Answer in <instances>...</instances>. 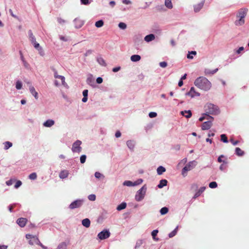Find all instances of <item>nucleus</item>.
Listing matches in <instances>:
<instances>
[{
    "instance_id": "obj_1",
    "label": "nucleus",
    "mask_w": 249,
    "mask_h": 249,
    "mask_svg": "<svg viewBox=\"0 0 249 249\" xmlns=\"http://www.w3.org/2000/svg\"><path fill=\"white\" fill-rule=\"evenodd\" d=\"M195 85L201 90L208 91L212 87V84L206 78L199 77L196 79L194 82Z\"/></svg>"
},
{
    "instance_id": "obj_2",
    "label": "nucleus",
    "mask_w": 249,
    "mask_h": 249,
    "mask_svg": "<svg viewBox=\"0 0 249 249\" xmlns=\"http://www.w3.org/2000/svg\"><path fill=\"white\" fill-rule=\"evenodd\" d=\"M248 10L246 8H241L239 10L237 14L238 20L235 21V24L236 26H242L245 23V18L247 15Z\"/></svg>"
},
{
    "instance_id": "obj_3",
    "label": "nucleus",
    "mask_w": 249,
    "mask_h": 249,
    "mask_svg": "<svg viewBox=\"0 0 249 249\" xmlns=\"http://www.w3.org/2000/svg\"><path fill=\"white\" fill-rule=\"evenodd\" d=\"M205 109L207 114L217 115L219 113L218 107L212 104H207L206 105Z\"/></svg>"
},
{
    "instance_id": "obj_4",
    "label": "nucleus",
    "mask_w": 249,
    "mask_h": 249,
    "mask_svg": "<svg viewBox=\"0 0 249 249\" xmlns=\"http://www.w3.org/2000/svg\"><path fill=\"white\" fill-rule=\"evenodd\" d=\"M146 186L143 185L136 192L135 196V199L137 201H141L144 198L146 194Z\"/></svg>"
},
{
    "instance_id": "obj_5",
    "label": "nucleus",
    "mask_w": 249,
    "mask_h": 249,
    "mask_svg": "<svg viewBox=\"0 0 249 249\" xmlns=\"http://www.w3.org/2000/svg\"><path fill=\"white\" fill-rule=\"evenodd\" d=\"M196 164L197 162L196 160H192L189 162L182 169L181 173L182 176L184 177L186 176L187 172L194 168L196 166Z\"/></svg>"
},
{
    "instance_id": "obj_6",
    "label": "nucleus",
    "mask_w": 249,
    "mask_h": 249,
    "mask_svg": "<svg viewBox=\"0 0 249 249\" xmlns=\"http://www.w3.org/2000/svg\"><path fill=\"white\" fill-rule=\"evenodd\" d=\"M29 243L31 245H34L35 244L40 246L43 249H48L47 247L44 246L39 241L37 236H35L31 240H29Z\"/></svg>"
},
{
    "instance_id": "obj_7",
    "label": "nucleus",
    "mask_w": 249,
    "mask_h": 249,
    "mask_svg": "<svg viewBox=\"0 0 249 249\" xmlns=\"http://www.w3.org/2000/svg\"><path fill=\"white\" fill-rule=\"evenodd\" d=\"M143 182V180L141 178L138 179L135 182H132L130 180H125L123 182V185L126 186H135L141 184Z\"/></svg>"
},
{
    "instance_id": "obj_8",
    "label": "nucleus",
    "mask_w": 249,
    "mask_h": 249,
    "mask_svg": "<svg viewBox=\"0 0 249 249\" xmlns=\"http://www.w3.org/2000/svg\"><path fill=\"white\" fill-rule=\"evenodd\" d=\"M110 235L109 230H104L98 234V237L100 240H104L108 238Z\"/></svg>"
},
{
    "instance_id": "obj_9",
    "label": "nucleus",
    "mask_w": 249,
    "mask_h": 249,
    "mask_svg": "<svg viewBox=\"0 0 249 249\" xmlns=\"http://www.w3.org/2000/svg\"><path fill=\"white\" fill-rule=\"evenodd\" d=\"M82 143L81 141L80 140H77L72 144L71 150L73 152H78L80 153L81 151V147L80 146Z\"/></svg>"
},
{
    "instance_id": "obj_10",
    "label": "nucleus",
    "mask_w": 249,
    "mask_h": 249,
    "mask_svg": "<svg viewBox=\"0 0 249 249\" xmlns=\"http://www.w3.org/2000/svg\"><path fill=\"white\" fill-rule=\"evenodd\" d=\"M83 202V199H77L70 204L69 208L71 209L79 208L82 205Z\"/></svg>"
},
{
    "instance_id": "obj_11",
    "label": "nucleus",
    "mask_w": 249,
    "mask_h": 249,
    "mask_svg": "<svg viewBox=\"0 0 249 249\" xmlns=\"http://www.w3.org/2000/svg\"><path fill=\"white\" fill-rule=\"evenodd\" d=\"M186 96H189L191 98H193L196 96H199L200 93L196 91L194 87H191L189 91L186 93Z\"/></svg>"
},
{
    "instance_id": "obj_12",
    "label": "nucleus",
    "mask_w": 249,
    "mask_h": 249,
    "mask_svg": "<svg viewBox=\"0 0 249 249\" xmlns=\"http://www.w3.org/2000/svg\"><path fill=\"white\" fill-rule=\"evenodd\" d=\"M86 82L88 85H89L92 88L96 87V85L94 83V79L93 75L91 74H88Z\"/></svg>"
},
{
    "instance_id": "obj_13",
    "label": "nucleus",
    "mask_w": 249,
    "mask_h": 249,
    "mask_svg": "<svg viewBox=\"0 0 249 249\" xmlns=\"http://www.w3.org/2000/svg\"><path fill=\"white\" fill-rule=\"evenodd\" d=\"M213 121L210 119V120L204 122L201 125V129L203 130L209 129L212 126Z\"/></svg>"
},
{
    "instance_id": "obj_14",
    "label": "nucleus",
    "mask_w": 249,
    "mask_h": 249,
    "mask_svg": "<svg viewBox=\"0 0 249 249\" xmlns=\"http://www.w3.org/2000/svg\"><path fill=\"white\" fill-rule=\"evenodd\" d=\"M54 77L55 78H58L61 79L62 85L66 88H68V86L65 82V78L64 76L58 75L57 74V72L55 71L54 73Z\"/></svg>"
},
{
    "instance_id": "obj_15",
    "label": "nucleus",
    "mask_w": 249,
    "mask_h": 249,
    "mask_svg": "<svg viewBox=\"0 0 249 249\" xmlns=\"http://www.w3.org/2000/svg\"><path fill=\"white\" fill-rule=\"evenodd\" d=\"M27 222V219L25 218H19L18 219L17 221V224L20 227H24Z\"/></svg>"
},
{
    "instance_id": "obj_16",
    "label": "nucleus",
    "mask_w": 249,
    "mask_h": 249,
    "mask_svg": "<svg viewBox=\"0 0 249 249\" xmlns=\"http://www.w3.org/2000/svg\"><path fill=\"white\" fill-rule=\"evenodd\" d=\"M34 47L37 49L38 51V53L39 54L43 56L45 55L44 52L41 47L40 46V45L39 43H38L37 42L33 44Z\"/></svg>"
},
{
    "instance_id": "obj_17",
    "label": "nucleus",
    "mask_w": 249,
    "mask_h": 249,
    "mask_svg": "<svg viewBox=\"0 0 249 249\" xmlns=\"http://www.w3.org/2000/svg\"><path fill=\"white\" fill-rule=\"evenodd\" d=\"M29 90L31 93L32 94L33 96L35 97L36 99H38V93L36 90L35 88L32 85L29 86Z\"/></svg>"
},
{
    "instance_id": "obj_18",
    "label": "nucleus",
    "mask_w": 249,
    "mask_h": 249,
    "mask_svg": "<svg viewBox=\"0 0 249 249\" xmlns=\"http://www.w3.org/2000/svg\"><path fill=\"white\" fill-rule=\"evenodd\" d=\"M74 23L75 28H80L83 25L84 22L80 19L75 18L74 20Z\"/></svg>"
},
{
    "instance_id": "obj_19",
    "label": "nucleus",
    "mask_w": 249,
    "mask_h": 249,
    "mask_svg": "<svg viewBox=\"0 0 249 249\" xmlns=\"http://www.w3.org/2000/svg\"><path fill=\"white\" fill-rule=\"evenodd\" d=\"M54 124V121L52 119H48L44 122L43 124L44 126L46 127H50L53 125Z\"/></svg>"
},
{
    "instance_id": "obj_20",
    "label": "nucleus",
    "mask_w": 249,
    "mask_h": 249,
    "mask_svg": "<svg viewBox=\"0 0 249 249\" xmlns=\"http://www.w3.org/2000/svg\"><path fill=\"white\" fill-rule=\"evenodd\" d=\"M204 1H202L200 2H199V3L195 5L194 7L195 12H199L200 10V9L203 7V6L204 5Z\"/></svg>"
},
{
    "instance_id": "obj_21",
    "label": "nucleus",
    "mask_w": 249,
    "mask_h": 249,
    "mask_svg": "<svg viewBox=\"0 0 249 249\" xmlns=\"http://www.w3.org/2000/svg\"><path fill=\"white\" fill-rule=\"evenodd\" d=\"M69 174V172L68 170H64L60 172L59 177L61 179H65L68 177Z\"/></svg>"
},
{
    "instance_id": "obj_22",
    "label": "nucleus",
    "mask_w": 249,
    "mask_h": 249,
    "mask_svg": "<svg viewBox=\"0 0 249 249\" xmlns=\"http://www.w3.org/2000/svg\"><path fill=\"white\" fill-rule=\"evenodd\" d=\"M206 187L203 186L200 188V189L195 193L193 196L194 199H196L197 197L199 196L201 194L205 191Z\"/></svg>"
},
{
    "instance_id": "obj_23",
    "label": "nucleus",
    "mask_w": 249,
    "mask_h": 249,
    "mask_svg": "<svg viewBox=\"0 0 249 249\" xmlns=\"http://www.w3.org/2000/svg\"><path fill=\"white\" fill-rule=\"evenodd\" d=\"M218 71V69H215L213 70H211L209 69H206L204 70V73L206 75H213Z\"/></svg>"
},
{
    "instance_id": "obj_24",
    "label": "nucleus",
    "mask_w": 249,
    "mask_h": 249,
    "mask_svg": "<svg viewBox=\"0 0 249 249\" xmlns=\"http://www.w3.org/2000/svg\"><path fill=\"white\" fill-rule=\"evenodd\" d=\"M126 144L130 150H133L135 147V142L134 141L129 140L126 142Z\"/></svg>"
},
{
    "instance_id": "obj_25",
    "label": "nucleus",
    "mask_w": 249,
    "mask_h": 249,
    "mask_svg": "<svg viewBox=\"0 0 249 249\" xmlns=\"http://www.w3.org/2000/svg\"><path fill=\"white\" fill-rule=\"evenodd\" d=\"M155 38V35L153 34H149L148 35L144 37V40L147 42H149Z\"/></svg>"
},
{
    "instance_id": "obj_26",
    "label": "nucleus",
    "mask_w": 249,
    "mask_h": 249,
    "mask_svg": "<svg viewBox=\"0 0 249 249\" xmlns=\"http://www.w3.org/2000/svg\"><path fill=\"white\" fill-rule=\"evenodd\" d=\"M96 60L97 62L99 63V64H100V65L104 67L106 66V63L103 57L101 56H98L96 58Z\"/></svg>"
},
{
    "instance_id": "obj_27",
    "label": "nucleus",
    "mask_w": 249,
    "mask_h": 249,
    "mask_svg": "<svg viewBox=\"0 0 249 249\" xmlns=\"http://www.w3.org/2000/svg\"><path fill=\"white\" fill-rule=\"evenodd\" d=\"M205 119H206V120L211 119V120H213V118L212 117V116L209 115L207 113H205V114H203L202 117L199 118V120L200 121H203Z\"/></svg>"
},
{
    "instance_id": "obj_28",
    "label": "nucleus",
    "mask_w": 249,
    "mask_h": 249,
    "mask_svg": "<svg viewBox=\"0 0 249 249\" xmlns=\"http://www.w3.org/2000/svg\"><path fill=\"white\" fill-rule=\"evenodd\" d=\"M82 224L83 226L89 228L90 225V221L89 218H85L82 221Z\"/></svg>"
},
{
    "instance_id": "obj_29",
    "label": "nucleus",
    "mask_w": 249,
    "mask_h": 249,
    "mask_svg": "<svg viewBox=\"0 0 249 249\" xmlns=\"http://www.w3.org/2000/svg\"><path fill=\"white\" fill-rule=\"evenodd\" d=\"M141 56L138 54L132 55L130 57V60L132 62H138L140 60Z\"/></svg>"
},
{
    "instance_id": "obj_30",
    "label": "nucleus",
    "mask_w": 249,
    "mask_h": 249,
    "mask_svg": "<svg viewBox=\"0 0 249 249\" xmlns=\"http://www.w3.org/2000/svg\"><path fill=\"white\" fill-rule=\"evenodd\" d=\"M181 114L187 118H189L192 116V113L190 110H185L181 112Z\"/></svg>"
},
{
    "instance_id": "obj_31",
    "label": "nucleus",
    "mask_w": 249,
    "mask_h": 249,
    "mask_svg": "<svg viewBox=\"0 0 249 249\" xmlns=\"http://www.w3.org/2000/svg\"><path fill=\"white\" fill-rule=\"evenodd\" d=\"M167 181L166 179H161L160 180L159 184L158 185V188H162L167 185Z\"/></svg>"
},
{
    "instance_id": "obj_32",
    "label": "nucleus",
    "mask_w": 249,
    "mask_h": 249,
    "mask_svg": "<svg viewBox=\"0 0 249 249\" xmlns=\"http://www.w3.org/2000/svg\"><path fill=\"white\" fill-rule=\"evenodd\" d=\"M165 168L164 167L160 166L158 167L157 169V174L159 175H160L162 174L163 173H164L165 171Z\"/></svg>"
},
{
    "instance_id": "obj_33",
    "label": "nucleus",
    "mask_w": 249,
    "mask_h": 249,
    "mask_svg": "<svg viewBox=\"0 0 249 249\" xmlns=\"http://www.w3.org/2000/svg\"><path fill=\"white\" fill-rule=\"evenodd\" d=\"M159 231L158 230H153L152 232H151V235L153 237V239L156 241H158L159 240V239L158 238H156V235H157Z\"/></svg>"
},
{
    "instance_id": "obj_34",
    "label": "nucleus",
    "mask_w": 249,
    "mask_h": 249,
    "mask_svg": "<svg viewBox=\"0 0 249 249\" xmlns=\"http://www.w3.org/2000/svg\"><path fill=\"white\" fill-rule=\"evenodd\" d=\"M126 207V203L125 202H122L117 207V210L119 211L124 209Z\"/></svg>"
},
{
    "instance_id": "obj_35",
    "label": "nucleus",
    "mask_w": 249,
    "mask_h": 249,
    "mask_svg": "<svg viewBox=\"0 0 249 249\" xmlns=\"http://www.w3.org/2000/svg\"><path fill=\"white\" fill-rule=\"evenodd\" d=\"M164 4L165 6L169 9L173 8L171 0H165Z\"/></svg>"
},
{
    "instance_id": "obj_36",
    "label": "nucleus",
    "mask_w": 249,
    "mask_h": 249,
    "mask_svg": "<svg viewBox=\"0 0 249 249\" xmlns=\"http://www.w3.org/2000/svg\"><path fill=\"white\" fill-rule=\"evenodd\" d=\"M235 154L238 156H242L244 155V152L242 151L240 148L236 147L235 148Z\"/></svg>"
},
{
    "instance_id": "obj_37",
    "label": "nucleus",
    "mask_w": 249,
    "mask_h": 249,
    "mask_svg": "<svg viewBox=\"0 0 249 249\" xmlns=\"http://www.w3.org/2000/svg\"><path fill=\"white\" fill-rule=\"evenodd\" d=\"M3 144L4 145V149L5 150L8 149L9 148L12 147L13 145L12 143L10 142H8V141L4 142L3 143Z\"/></svg>"
},
{
    "instance_id": "obj_38",
    "label": "nucleus",
    "mask_w": 249,
    "mask_h": 249,
    "mask_svg": "<svg viewBox=\"0 0 249 249\" xmlns=\"http://www.w3.org/2000/svg\"><path fill=\"white\" fill-rule=\"evenodd\" d=\"M22 88V82L19 81L18 80L16 81V88L18 90L21 89Z\"/></svg>"
},
{
    "instance_id": "obj_39",
    "label": "nucleus",
    "mask_w": 249,
    "mask_h": 249,
    "mask_svg": "<svg viewBox=\"0 0 249 249\" xmlns=\"http://www.w3.org/2000/svg\"><path fill=\"white\" fill-rule=\"evenodd\" d=\"M104 25V21L103 20H99L95 22V25L97 28L102 27Z\"/></svg>"
},
{
    "instance_id": "obj_40",
    "label": "nucleus",
    "mask_w": 249,
    "mask_h": 249,
    "mask_svg": "<svg viewBox=\"0 0 249 249\" xmlns=\"http://www.w3.org/2000/svg\"><path fill=\"white\" fill-rule=\"evenodd\" d=\"M94 176H95V177L98 179H99V178L103 179L105 178L104 175L98 172H96L94 174Z\"/></svg>"
},
{
    "instance_id": "obj_41",
    "label": "nucleus",
    "mask_w": 249,
    "mask_h": 249,
    "mask_svg": "<svg viewBox=\"0 0 249 249\" xmlns=\"http://www.w3.org/2000/svg\"><path fill=\"white\" fill-rule=\"evenodd\" d=\"M196 54V51H191V52H189V53L188 54H187V58L188 59H193V55H195Z\"/></svg>"
},
{
    "instance_id": "obj_42",
    "label": "nucleus",
    "mask_w": 249,
    "mask_h": 249,
    "mask_svg": "<svg viewBox=\"0 0 249 249\" xmlns=\"http://www.w3.org/2000/svg\"><path fill=\"white\" fill-rule=\"evenodd\" d=\"M178 227H177L172 232H171L168 236L170 238L174 237L177 233Z\"/></svg>"
},
{
    "instance_id": "obj_43",
    "label": "nucleus",
    "mask_w": 249,
    "mask_h": 249,
    "mask_svg": "<svg viewBox=\"0 0 249 249\" xmlns=\"http://www.w3.org/2000/svg\"><path fill=\"white\" fill-rule=\"evenodd\" d=\"M168 208L167 207H163L160 210V213L161 215L166 214L168 212Z\"/></svg>"
},
{
    "instance_id": "obj_44",
    "label": "nucleus",
    "mask_w": 249,
    "mask_h": 249,
    "mask_svg": "<svg viewBox=\"0 0 249 249\" xmlns=\"http://www.w3.org/2000/svg\"><path fill=\"white\" fill-rule=\"evenodd\" d=\"M66 244L64 242H62L58 245L56 249H66Z\"/></svg>"
},
{
    "instance_id": "obj_45",
    "label": "nucleus",
    "mask_w": 249,
    "mask_h": 249,
    "mask_svg": "<svg viewBox=\"0 0 249 249\" xmlns=\"http://www.w3.org/2000/svg\"><path fill=\"white\" fill-rule=\"evenodd\" d=\"M119 27L122 30H124L126 28V24L124 22H120L118 24Z\"/></svg>"
},
{
    "instance_id": "obj_46",
    "label": "nucleus",
    "mask_w": 249,
    "mask_h": 249,
    "mask_svg": "<svg viewBox=\"0 0 249 249\" xmlns=\"http://www.w3.org/2000/svg\"><path fill=\"white\" fill-rule=\"evenodd\" d=\"M221 140L224 143H227L228 142L227 138L225 134H222L220 136Z\"/></svg>"
},
{
    "instance_id": "obj_47",
    "label": "nucleus",
    "mask_w": 249,
    "mask_h": 249,
    "mask_svg": "<svg viewBox=\"0 0 249 249\" xmlns=\"http://www.w3.org/2000/svg\"><path fill=\"white\" fill-rule=\"evenodd\" d=\"M37 175L36 173H32L29 176V178L32 180H35L36 178Z\"/></svg>"
},
{
    "instance_id": "obj_48",
    "label": "nucleus",
    "mask_w": 249,
    "mask_h": 249,
    "mask_svg": "<svg viewBox=\"0 0 249 249\" xmlns=\"http://www.w3.org/2000/svg\"><path fill=\"white\" fill-rule=\"evenodd\" d=\"M209 187L211 188H215L217 186V183L215 181L211 182L209 183Z\"/></svg>"
},
{
    "instance_id": "obj_49",
    "label": "nucleus",
    "mask_w": 249,
    "mask_h": 249,
    "mask_svg": "<svg viewBox=\"0 0 249 249\" xmlns=\"http://www.w3.org/2000/svg\"><path fill=\"white\" fill-rule=\"evenodd\" d=\"M87 157L85 155H82L80 158V162L81 163H84L86 161Z\"/></svg>"
},
{
    "instance_id": "obj_50",
    "label": "nucleus",
    "mask_w": 249,
    "mask_h": 249,
    "mask_svg": "<svg viewBox=\"0 0 249 249\" xmlns=\"http://www.w3.org/2000/svg\"><path fill=\"white\" fill-rule=\"evenodd\" d=\"M88 199L90 201H94L96 199V196L94 194L90 195L88 196Z\"/></svg>"
},
{
    "instance_id": "obj_51",
    "label": "nucleus",
    "mask_w": 249,
    "mask_h": 249,
    "mask_svg": "<svg viewBox=\"0 0 249 249\" xmlns=\"http://www.w3.org/2000/svg\"><path fill=\"white\" fill-rule=\"evenodd\" d=\"M157 116V114L156 112H150L149 113V116L150 118H155Z\"/></svg>"
},
{
    "instance_id": "obj_52",
    "label": "nucleus",
    "mask_w": 249,
    "mask_h": 249,
    "mask_svg": "<svg viewBox=\"0 0 249 249\" xmlns=\"http://www.w3.org/2000/svg\"><path fill=\"white\" fill-rule=\"evenodd\" d=\"M15 181H16V179H10V180L6 182V184L7 186H10L13 184V182Z\"/></svg>"
},
{
    "instance_id": "obj_53",
    "label": "nucleus",
    "mask_w": 249,
    "mask_h": 249,
    "mask_svg": "<svg viewBox=\"0 0 249 249\" xmlns=\"http://www.w3.org/2000/svg\"><path fill=\"white\" fill-rule=\"evenodd\" d=\"M160 66L161 67V68H165L167 67V63L165 61H163V62H161L159 64Z\"/></svg>"
},
{
    "instance_id": "obj_54",
    "label": "nucleus",
    "mask_w": 249,
    "mask_h": 249,
    "mask_svg": "<svg viewBox=\"0 0 249 249\" xmlns=\"http://www.w3.org/2000/svg\"><path fill=\"white\" fill-rule=\"evenodd\" d=\"M22 184V182L20 180H18L16 182V184L15 185V188L17 189Z\"/></svg>"
},
{
    "instance_id": "obj_55",
    "label": "nucleus",
    "mask_w": 249,
    "mask_h": 249,
    "mask_svg": "<svg viewBox=\"0 0 249 249\" xmlns=\"http://www.w3.org/2000/svg\"><path fill=\"white\" fill-rule=\"evenodd\" d=\"M244 49L243 47H240L238 50H237L235 53L237 54H240L242 51H243Z\"/></svg>"
},
{
    "instance_id": "obj_56",
    "label": "nucleus",
    "mask_w": 249,
    "mask_h": 249,
    "mask_svg": "<svg viewBox=\"0 0 249 249\" xmlns=\"http://www.w3.org/2000/svg\"><path fill=\"white\" fill-rule=\"evenodd\" d=\"M57 21L60 24H64L65 23V20L61 18H57Z\"/></svg>"
},
{
    "instance_id": "obj_57",
    "label": "nucleus",
    "mask_w": 249,
    "mask_h": 249,
    "mask_svg": "<svg viewBox=\"0 0 249 249\" xmlns=\"http://www.w3.org/2000/svg\"><path fill=\"white\" fill-rule=\"evenodd\" d=\"M82 4L84 5L89 4L90 2L89 0H80Z\"/></svg>"
},
{
    "instance_id": "obj_58",
    "label": "nucleus",
    "mask_w": 249,
    "mask_h": 249,
    "mask_svg": "<svg viewBox=\"0 0 249 249\" xmlns=\"http://www.w3.org/2000/svg\"><path fill=\"white\" fill-rule=\"evenodd\" d=\"M35 236L34 235H33L32 234H27L26 235V238L27 239H29V240H31L33 237H34Z\"/></svg>"
},
{
    "instance_id": "obj_59",
    "label": "nucleus",
    "mask_w": 249,
    "mask_h": 249,
    "mask_svg": "<svg viewBox=\"0 0 249 249\" xmlns=\"http://www.w3.org/2000/svg\"><path fill=\"white\" fill-rule=\"evenodd\" d=\"M224 157V156L223 155H221L218 158V159H217V160L219 162H223L224 163L226 164V162H225L224 161L222 160V158Z\"/></svg>"
},
{
    "instance_id": "obj_60",
    "label": "nucleus",
    "mask_w": 249,
    "mask_h": 249,
    "mask_svg": "<svg viewBox=\"0 0 249 249\" xmlns=\"http://www.w3.org/2000/svg\"><path fill=\"white\" fill-rule=\"evenodd\" d=\"M96 82L98 84H101L103 82V79L101 77H99L96 79Z\"/></svg>"
},
{
    "instance_id": "obj_61",
    "label": "nucleus",
    "mask_w": 249,
    "mask_h": 249,
    "mask_svg": "<svg viewBox=\"0 0 249 249\" xmlns=\"http://www.w3.org/2000/svg\"><path fill=\"white\" fill-rule=\"evenodd\" d=\"M88 89H85L83 91V95L84 97H88Z\"/></svg>"
},
{
    "instance_id": "obj_62",
    "label": "nucleus",
    "mask_w": 249,
    "mask_h": 249,
    "mask_svg": "<svg viewBox=\"0 0 249 249\" xmlns=\"http://www.w3.org/2000/svg\"><path fill=\"white\" fill-rule=\"evenodd\" d=\"M230 141L232 143V144L234 145H236V144H237L239 142L238 141H234L233 139H231L230 140Z\"/></svg>"
},
{
    "instance_id": "obj_63",
    "label": "nucleus",
    "mask_w": 249,
    "mask_h": 249,
    "mask_svg": "<svg viewBox=\"0 0 249 249\" xmlns=\"http://www.w3.org/2000/svg\"><path fill=\"white\" fill-rule=\"evenodd\" d=\"M121 69L120 67H117L113 68L112 71L114 72L118 71Z\"/></svg>"
},
{
    "instance_id": "obj_64",
    "label": "nucleus",
    "mask_w": 249,
    "mask_h": 249,
    "mask_svg": "<svg viewBox=\"0 0 249 249\" xmlns=\"http://www.w3.org/2000/svg\"><path fill=\"white\" fill-rule=\"evenodd\" d=\"M123 2L125 4H130L131 3V1L129 0H123Z\"/></svg>"
}]
</instances>
